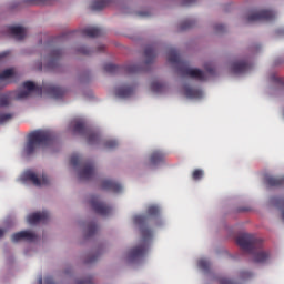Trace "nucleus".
<instances>
[{"label":"nucleus","instance_id":"c9c22d12","mask_svg":"<svg viewBox=\"0 0 284 284\" xmlns=\"http://www.w3.org/2000/svg\"><path fill=\"white\" fill-rule=\"evenodd\" d=\"M70 163L73 165V168H77L78 165H81V158H79V155H72Z\"/></svg>","mask_w":284,"mask_h":284},{"label":"nucleus","instance_id":"2f4dec72","mask_svg":"<svg viewBox=\"0 0 284 284\" xmlns=\"http://www.w3.org/2000/svg\"><path fill=\"white\" fill-rule=\"evenodd\" d=\"M119 146V142H116V140H108L104 142V148H106V150H114V148Z\"/></svg>","mask_w":284,"mask_h":284},{"label":"nucleus","instance_id":"e433bc0d","mask_svg":"<svg viewBox=\"0 0 284 284\" xmlns=\"http://www.w3.org/2000/svg\"><path fill=\"white\" fill-rule=\"evenodd\" d=\"M159 212H160V210L158 206H150L148 209L149 216H159Z\"/></svg>","mask_w":284,"mask_h":284},{"label":"nucleus","instance_id":"dca6fc26","mask_svg":"<svg viewBox=\"0 0 284 284\" xmlns=\"http://www.w3.org/2000/svg\"><path fill=\"white\" fill-rule=\"evenodd\" d=\"M8 32L13 37V39H17L18 41H23V38L27 34L26 28L21 26H9Z\"/></svg>","mask_w":284,"mask_h":284},{"label":"nucleus","instance_id":"cd10ccee","mask_svg":"<svg viewBox=\"0 0 284 284\" xmlns=\"http://www.w3.org/2000/svg\"><path fill=\"white\" fill-rule=\"evenodd\" d=\"M13 118V113H0V125H3V123H8V121H12Z\"/></svg>","mask_w":284,"mask_h":284},{"label":"nucleus","instance_id":"6e6552de","mask_svg":"<svg viewBox=\"0 0 284 284\" xmlns=\"http://www.w3.org/2000/svg\"><path fill=\"white\" fill-rule=\"evenodd\" d=\"M276 19V12L272 10H260L247 16L246 21L252 23L253 21H274Z\"/></svg>","mask_w":284,"mask_h":284},{"label":"nucleus","instance_id":"603ef678","mask_svg":"<svg viewBox=\"0 0 284 284\" xmlns=\"http://www.w3.org/2000/svg\"><path fill=\"white\" fill-rule=\"evenodd\" d=\"M104 48H105V47L101 45V47H100V50H104Z\"/></svg>","mask_w":284,"mask_h":284},{"label":"nucleus","instance_id":"de8ad7c7","mask_svg":"<svg viewBox=\"0 0 284 284\" xmlns=\"http://www.w3.org/2000/svg\"><path fill=\"white\" fill-rule=\"evenodd\" d=\"M3 234H6V231H3V229H0V239H3Z\"/></svg>","mask_w":284,"mask_h":284},{"label":"nucleus","instance_id":"f3484780","mask_svg":"<svg viewBox=\"0 0 284 284\" xmlns=\"http://www.w3.org/2000/svg\"><path fill=\"white\" fill-rule=\"evenodd\" d=\"M102 190H109L114 194H119L120 192H122L123 186L119 182H114V180H103Z\"/></svg>","mask_w":284,"mask_h":284},{"label":"nucleus","instance_id":"b1692460","mask_svg":"<svg viewBox=\"0 0 284 284\" xmlns=\"http://www.w3.org/2000/svg\"><path fill=\"white\" fill-rule=\"evenodd\" d=\"M27 6H52V0H26Z\"/></svg>","mask_w":284,"mask_h":284},{"label":"nucleus","instance_id":"864d4df0","mask_svg":"<svg viewBox=\"0 0 284 284\" xmlns=\"http://www.w3.org/2000/svg\"><path fill=\"white\" fill-rule=\"evenodd\" d=\"M3 85L0 87V90H2Z\"/></svg>","mask_w":284,"mask_h":284},{"label":"nucleus","instance_id":"09e8293b","mask_svg":"<svg viewBox=\"0 0 284 284\" xmlns=\"http://www.w3.org/2000/svg\"><path fill=\"white\" fill-rule=\"evenodd\" d=\"M207 73L209 74H214V69H212V68L207 69Z\"/></svg>","mask_w":284,"mask_h":284},{"label":"nucleus","instance_id":"c03bdc74","mask_svg":"<svg viewBox=\"0 0 284 284\" xmlns=\"http://www.w3.org/2000/svg\"><path fill=\"white\" fill-rule=\"evenodd\" d=\"M8 54H10V52H8V51H4V52L0 53V61L2 59H6Z\"/></svg>","mask_w":284,"mask_h":284},{"label":"nucleus","instance_id":"6ab92c4d","mask_svg":"<svg viewBox=\"0 0 284 284\" xmlns=\"http://www.w3.org/2000/svg\"><path fill=\"white\" fill-rule=\"evenodd\" d=\"M82 37H89L90 39H97L103 34V30L99 27H88L81 30Z\"/></svg>","mask_w":284,"mask_h":284},{"label":"nucleus","instance_id":"f8f14e48","mask_svg":"<svg viewBox=\"0 0 284 284\" xmlns=\"http://www.w3.org/2000/svg\"><path fill=\"white\" fill-rule=\"evenodd\" d=\"M11 241L13 243H19V241H28L29 243H33V241H37V234L30 231H20L11 236Z\"/></svg>","mask_w":284,"mask_h":284},{"label":"nucleus","instance_id":"3c124183","mask_svg":"<svg viewBox=\"0 0 284 284\" xmlns=\"http://www.w3.org/2000/svg\"><path fill=\"white\" fill-rule=\"evenodd\" d=\"M39 283H40V284H43V280H42V278H40V280H39Z\"/></svg>","mask_w":284,"mask_h":284},{"label":"nucleus","instance_id":"393cba45","mask_svg":"<svg viewBox=\"0 0 284 284\" xmlns=\"http://www.w3.org/2000/svg\"><path fill=\"white\" fill-rule=\"evenodd\" d=\"M109 3H110V0L94 1L91 6V10H103V8H105Z\"/></svg>","mask_w":284,"mask_h":284},{"label":"nucleus","instance_id":"5701e85b","mask_svg":"<svg viewBox=\"0 0 284 284\" xmlns=\"http://www.w3.org/2000/svg\"><path fill=\"white\" fill-rule=\"evenodd\" d=\"M265 183L266 185H268V187H281L282 185H284V176H266Z\"/></svg>","mask_w":284,"mask_h":284},{"label":"nucleus","instance_id":"a211bd4d","mask_svg":"<svg viewBox=\"0 0 284 284\" xmlns=\"http://www.w3.org/2000/svg\"><path fill=\"white\" fill-rule=\"evenodd\" d=\"M135 87L134 85H122L115 89V97L119 99H128L134 94Z\"/></svg>","mask_w":284,"mask_h":284},{"label":"nucleus","instance_id":"7c9ffc66","mask_svg":"<svg viewBox=\"0 0 284 284\" xmlns=\"http://www.w3.org/2000/svg\"><path fill=\"white\" fill-rule=\"evenodd\" d=\"M197 265L200 270H202L203 272L210 271V262L207 260H200Z\"/></svg>","mask_w":284,"mask_h":284},{"label":"nucleus","instance_id":"39448f33","mask_svg":"<svg viewBox=\"0 0 284 284\" xmlns=\"http://www.w3.org/2000/svg\"><path fill=\"white\" fill-rule=\"evenodd\" d=\"M22 85L24 90L10 91L9 93L0 95V108H8L12 99L16 101H23V99H28L30 97L31 92H39V94L43 92V89L37 87L32 81H26Z\"/></svg>","mask_w":284,"mask_h":284},{"label":"nucleus","instance_id":"37998d69","mask_svg":"<svg viewBox=\"0 0 284 284\" xmlns=\"http://www.w3.org/2000/svg\"><path fill=\"white\" fill-rule=\"evenodd\" d=\"M252 276V273L250 272H242V278H250Z\"/></svg>","mask_w":284,"mask_h":284},{"label":"nucleus","instance_id":"9b49d317","mask_svg":"<svg viewBox=\"0 0 284 284\" xmlns=\"http://www.w3.org/2000/svg\"><path fill=\"white\" fill-rule=\"evenodd\" d=\"M252 70V64L246 60L235 61L231 65L233 74H245V72Z\"/></svg>","mask_w":284,"mask_h":284},{"label":"nucleus","instance_id":"ddd939ff","mask_svg":"<svg viewBox=\"0 0 284 284\" xmlns=\"http://www.w3.org/2000/svg\"><path fill=\"white\" fill-rule=\"evenodd\" d=\"M95 169L94 163L88 162L84 164L83 169L79 172L80 181H90L94 178Z\"/></svg>","mask_w":284,"mask_h":284},{"label":"nucleus","instance_id":"f257e3e1","mask_svg":"<svg viewBox=\"0 0 284 284\" xmlns=\"http://www.w3.org/2000/svg\"><path fill=\"white\" fill-rule=\"evenodd\" d=\"M237 245L244 252L253 254L255 263H265L270 258V253L261 251L263 247V240L250 233H242L236 239Z\"/></svg>","mask_w":284,"mask_h":284},{"label":"nucleus","instance_id":"a18cd8bd","mask_svg":"<svg viewBox=\"0 0 284 284\" xmlns=\"http://www.w3.org/2000/svg\"><path fill=\"white\" fill-rule=\"evenodd\" d=\"M97 261V255H93L92 257L88 258L85 263H94Z\"/></svg>","mask_w":284,"mask_h":284},{"label":"nucleus","instance_id":"aec40b11","mask_svg":"<svg viewBox=\"0 0 284 284\" xmlns=\"http://www.w3.org/2000/svg\"><path fill=\"white\" fill-rule=\"evenodd\" d=\"M47 92H49V94L53 99H63V97H65V93L68 91L61 87L50 85L48 87Z\"/></svg>","mask_w":284,"mask_h":284},{"label":"nucleus","instance_id":"49530a36","mask_svg":"<svg viewBox=\"0 0 284 284\" xmlns=\"http://www.w3.org/2000/svg\"><path fill=\"white\" fill-rule=\"evenodd\" d=\"M277 203H282V205H283L282 220L284 222V199L283 200H278Z\"/></svg>","mask_w":284,"mask_h":284},{"label":"nucleus","instance_id":"ea45409f","mask_svg":"<svg viewBox=\"0 0 284 284\" xmlns=\"http://www.w3.org/2000/svg\"><path fill=\"white\" fill-rule=\"evenodd\" d=\"M78 284H92V277L78 281Z\"/></svg>","mask_w":284,"mask_h":284},{"label":"nucleus","instance_id":"72a5a7b5","mask_svg":"<svg viewBox=\"0 0 284 284\" xmlns=\"http://www.w3.org/2000/svg\"><path fill=\"white\" fill-rule=\"evenodd\" d=\"M193 27H194V21H192V20H184L180 24V30H189V28H193Z\"/></svg>","mask_w":284,"mask_h":284},{"label":"nucleus","instance_id":"a878e982","mask_svg":"<svg viewBox=\"0 0 284 284\" xmlns=\"http://www.w3.org/2000/svg\"><path fill=\"white\" fill-rule=\"evenodd\" d=\"M121 68L116 64H112V63L104 64V71H106L109 74H116V72H119Z\"/></svg>","mask_w":284,"mask_h":284},{"label":"nucleus","instance_id":"c85d7f7f","mask_svg":"<svg viewBox=\"0 0 284 284\" xmlns=\"http://www.w3.org/2000/svg\"><path fill=\"white\" fill-rule=\"evenodd\" d=\"M164 88H165V85L161 82L154 81L151 83L152 92H163Z\"/></svg>","mask_w":284,"mask_h":284},{"label":"nucleus","instance_id":"4c0bfd02","mask_svg":"<svg viewBox=\"0 0 284 284\" xmlns=\"http://www.w3.org/2000/svg\"><path fill=\"white\" fill-rule=\"evenodd\" d=\"M214 30L216 34H222V32H225L226 28L225 24H215Z\"/></svg>","mask_w":284,"mask_h":284},{"label":"nucleus","instance_id":"473e14b6","mask_svg":"<svg viewBox=\"0 0 284 284\" xmlns=\"http://www.w3.org/2000/svg\"><path fill=\"white\" fill-rule=\"evenodd\" d=\"M203 170L201 169H196L193 171L192 173V179L193 181H201L203 179Z\"/></svg>","mask_w":284,"mask_h":284},{"label":"nucleus","instance_id":"412c9836","mask_svg":"<svg viewBox=\"0 0 284 284\" xmlns=\"http://www.w3.org/2000/svg\"><path fill=\"white\" fill-rule=\"evenodd\" d=\"M165 161V153L162 151H153L150 156L151 165H159V163H163Z\"/></svg>","mask_w":284,"mask_h":284},{"label":"nucleus","instance_id":"2eb2a0df","mask_svg":"<svg viewBox=\"0 0 284 284\" xmlns=\"http://www.w3.org/2000/svg\"><path fill=\"white\" fill-rule=\"evenodd\" d=\"M158 54V44H149L144 50L145 57V65H150V63H154V59H156Z\"/></svg>","mask_w":284,"mask_h":284},{"label":"nucleus","instance_id":"a19ab883","mask_svg":"<svg viewBox=\"0 0 284 284\" xmlns=\"http://www.w3.org/2000/svg\"><path fill=\"white\" fill-rule=\"evenodd\" d=\"M196 0H183V6H192Z\"/></svg>","mask_w":284,"mask_h":284},{"label":"nucleus","instance_id":"f03ea898","mask_svg":"<svg viewBox=\"0 0 284 284\" xmlns=\"http://www.w3.org/2000/svg\"><path fill=\"white\" fill-rule=\"evenodd\" d=\"M135 225H140V232L142 234V243L135 247H133L129 252V261H139V258H143L145 254H148V243L152 241V230L148 226V216L146 215H136L134 217Z\"/></svg>","mask_w":284,"mask_h":284},{"label":"nucleus","instance_id":"bb28decb","mask_svg":"<svg viewBox=\"0 0 284 284\" xmlns=\"http://www.w3.org/2000/svg\"><path fill=\"white\" fill-rule=\"evenodd\" d=\"M14 77V69H7L0 73V81H6V79H12Z\"/></svg>","mask_w":284,"mask_h":284},{"label":"nucleus","instance_id":"423d86ee","mask_svg":"<svg viewBox=\"0 0 284 284\" xmlns=\"http://www.w3.org/2000/svg\"><path fill=\"white\" fill-rule=\"evenodd\" d=\"M74 134H80L81 136H87V142L89 145H97L100 140L99 133L92 131V129L85 126V122L75 121L73 125Z\"/></svg>","mask_w":284,"mask_h":284},{"label":"nucleus","instance_id":"0eeeda50","mask_svg":"<svg viewBox=\"0 0 284 284\" xmlns=\"http://www.w3.org/2000/svg\"><path fill=\"white\" fill-rule=\"evenodd\" d=\"M89 203L95 214H100V216H108L112 212V207L101 202L97 195H92Z\"/></svg>","mask_w":284,"mask_h":284},{"label":"nucleus","instance_id":"79ce46f5","mask_svg":"<svg viewBox=\"0 0 284 284\" xmlns=\"http://www.w3.org/2000/svg\"><path fill=\"white\" fill-rule=\"evenodd\" d=\"M275 83H278L280 85H284V79L283 78H275Z\"/></svg>","mask_w":284,"mask_h":284},{"label":"nucleus","instance_id":"58836bf2","mask_svg":"<svg viewBox=\"0 0 284 284\" xmlns=\"http://www.w3.org/2000/svg\"><path fill=\"white\" fill-rule=\"evenodd\" d=\"M78 52H80V54H92V50H90V48L88 47H80L78 49Z\"/></svg>","mask_w":284,"mask_h":284},{"label":"nucleus","instance_id":"8fccbe9b","mask_svg":"<svg viewBox=\"0 0 284 284\" xmlns=\"http://www.w3.org/2000/svg\"><path fill=\"white\" fill-rule=\"evenodd\" d=\"M65 37H68V34H62V36H61L62 39H65Z\"/></svg>","mask_w":284,"mask_h":284},{"label":"nucleus","instance_id":"1a4fd4ad","mask_svg":"<svg viewBox=\"0 0 284 284\" xmlns=\"http://www.w3.org/2000/svg\"><path fill=\"white\" fill-rule=\"evenodd\" d=\"M21 179L22 181H30L33 185H36V187H41V185H48L50 183L48 175H42V179H39L37 173H34L32 170L26 171Z\"/></svg>","mask_w":284,"mask_h":284},{"label":"nucleus","instance_id":"4468645a","mask_svg":"<svg viewBox=\"0 0 284 284\" xmlns=\"http://www.w3.org/2000/svg\"><path fill=\"white\" fill-rule=\"evenodd\" d=\"M62 55H63V51H61L60 49H55L51 51L49 55L48 68L50 70H57V68H59V60L61 59Z\"/></svg>","mask_w":284,"mask_h":284},{"label":"nucleus","instance_id":"9d476101","mask_svg":"<svg viewBox=\"0 0 284 284\" xmlns=\"http://www.w3.org/2000/svg\"><path fill=\"white\" fill-rule=\"evenodd\" d=\"M29 225H37L38 223H48L50 221V213L48 211L32 213L27 217Z\"/></svg>","mask_w":284,"mask_h":284},{"label":"nucleus","instance_id":"4be33fe9","mask_svg":"<svg viewBox=\"0 0 284 284\" xmlns=\"http://www.w3.org/2000/svg\"><path fill=\"white\" fill-rule=\"evenodd\" d=\"M184 94L187 99H201L203 91L201 89L184 87Z\"/></svg>","mask_w":284,"mask_h":284},{"label":"nucleus","instance_id":"7ed1b4c3","mask_svg":"<svg viewBox=\"0 0 284 284\" xmlns=\"http://www.w3.org/2000/svg\"><path fill=\"white\" fill-rule=\"evenodd\" d=\"M168 61L173 65H178V70L182 77H190V79H196V81H207V74L200 69L187 67V62L181 59L176 49H171L168 52Z\"/></svg>","mask_w":284,"mask_h":284},{"label":"nucleus","instance_id":"c756f323","mask_svg":"<svg viewBox=\"0 0 284 284\" xmlns=\"http://www.w3.org/2000/svg\"><path fill=\"white\" fill-rule=\"evenodd\" d=\"M97 230H99L97 223H90L87 229L88 236H94L97 234Z\"/></svg>","mask_w":284,"mask_h":284},{"label":"nucleus","instance_id":"20e7f679","mask_svg":"<svg viewBox=\"0 0 284 284\" xmlns=\"http://www.w3.org/2000/svg\"><path fill=\"white\" fill-rule=\"evenodd\" d=\"M54 143V133L52 131L39 130L33 131L29 135V140L24 146L28 156L34 154L39 148H48Z\"/></svg>","mask_w":284,"mask_h":284},{"label":"nucleus","instance_id":"f704fd0d","mask_svg":"<svg viewBox=\"0 0 284 284\" xmlns=\"http://www.w3.org/2000/svg\"><path fill=\"white\" fill-rule=\"evenodd\" d=\"M129 74H136V72H141L142 69L139 68L136 64H132L125 68Z\"/></svg>","mask_w":284,"mask_h":284}]
</instances>
